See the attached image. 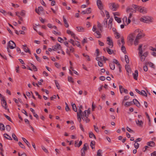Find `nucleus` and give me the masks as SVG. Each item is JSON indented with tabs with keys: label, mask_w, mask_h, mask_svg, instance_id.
<instances>
[{
	"label": "nucleus",
	"mask_w": 156,
	"mask_h": 156,
	"mask_svg": "<svg viewBox=\"0 0 156 156\" xmlns=\"http://www.w3.org/2000/svg\"><path fill=\"white\" fill-rule=\"evenodd\" d=\"M139 32V29H138L136 30L133 32L129 34L127 37L128 42L132 44L136 34L137 32Z\"/></svg>",
	"instance_id": "nucleus-1"
},
{
	"label": "nucleus",
	"mask_w": 156,
	"mask_h": 156,
	"mask_svg": "<svg viewBox=\"0 0 156 156\" xmlns=\"http://www.w3.org/2000/svg\"><path fill=\"white\" fill-rule=\"evenodd\" d=\"M109 6L112 10L115 11L119 7V5L117 3L112 2L109 4Z\"/></svg>",
	"instance_id": "nucleus-2"
},
{
	"label": "nucleus",
	"mask_w": 156,
	"mask_h": 156,
	"mask_svg": "<svg viewBox=\"0 0 156 156\" xmlns=\"http://www.w3.org/2000/svg\"><path fill=\"white\" fill-rule=\"evenodd\" d=\"M88 146L87 143H85L83 146V147L82 148L81 150V156H85V151H87V147Z\"/></svg>",
	"instance_id": "nucleus-3"
},
{
	"label": "nucleus",
	"mask_w": 156,
	"mask_h": 156,
	"mask_svg": "<svg viewBox=\"0 0 156 156\" xmlns=\"http://www.w3.org/2000/svg\"><path fill=\"white\" fill-rule=\"evenodd\" d=\"M69 42L71 43L73 46L76 45L77 46L80 47V43L77 41H74L72 39H70L69 41Z\"/></svg>",
	"instance_id": "nucleus-4"
},
{
	"label": "nucleus",
	"mask_w": 156,
	"mask_h": 156,
	"mask_svg": "<svg viewBox=\"0 0 156 156\" xmlns=\"http://www.w3.org/2000/svg\"><path fill=\"white\" fill-rule=\"evenodd\" d=\"M148 52L146 51L144 52L143 55H139L141 61L144 62L145 59L146 58L148 55Z\"/></svg>",
	"instance_id": "nucleus-5"
},
{
	"label": "nucleus",
	"mask_w": 156,
	"mask_h": 156,
	"mask_svg": "<svg viewBox=\"0 0 156 156\" xmlns=\"http://www.w3.org/2000/svg\"><path fill=\"white\" fill-rule=\"evenodd\" d=\"M1 104L2 106L6 110L7 109V105L6 101L5 100V98H1Z\"/></svg>",
	"instance_id": "nucleus-6"
},
{
	"label": "nucleus",
	"mask_w": 156,
	"mask_h": 156,
	"mask_svg": "<svg viewBox=\"0 0 156 156\" xmlns=\"http://www.w3.org/2000/svg\"><path fill=\"white\" fill-rule=\"evenodd\" d=\"M90 114V111L89 109H88L87 110H85L83 112H82V113L80 114L81 117L83 116L85 117H88V115Z\"/></svg>",
	"instance_id": "nucleus-7"
},
{
	"label": "nucleus",
	"mask_w": 156,
	"mask_h": 156,
	"mask_svg": "<svg viewBox=\"0 0 156 156\" xmlns=\"http://www.w3.org/2000/svg\"><path fill=\"white\" fill-rule=\"evenodd\" d=\"M107 42H108L107 43L108 44L110 48H112L113 46V42L112 40L109 37H107Z\"/></svg>",
	"instance_id": "nucleus-8"
},
{
	"label": "nucleus",
	"mask_w": 156,
	"mask_h": 156,
	"mask_svg": "<svg viewBox=\"0 0 156 156\" xmlns=\"http://www.w3.org/2000/svg\"><path fill=\"white\" fill-rule=\"evenodd\" d=\"M137 10L143 13H145L147 12V9L144 7H141L140 6H138Z\"/></svg>",
	"instance_id": "nucleus-9"
},
{
	"label": "nucleus",
	"mask_w": 156,
	"mask_h": 156,
	"mask_svg": "<svg viewBox=\"0 0 156 156\" xmlns=\"http://www.w3.org/2000/svg\"><path fill=\"white\" fill-rule=\"evenodd\" d=\"M9 46L10 49H13L16 47V45L13 41H10L9 42Z\"/></svg>",
	"instance_id": "nucleus-10"
},
{
	"label": "nucleus",
	"mask_w": 156,
	"mask_h": 156,
	"mask_svg": "<svg viewBox=\"0 0 156 156\" xmlns=\"http://www.w3.org/2000/svg\"><path fill=\"white\" fill-rule=\"evenodd\" d=\"M97 4L99 9H103V5L101 0H97Z\"/></svg>",
	"instance_id": "nucleus-11"
},
{
	"label": "nucleus",
	"mask_w": 156,
	"mask_h": 156,
	"mask_svg": "<svg viewBox=\"0 0 156 156\" xmlns=\"http://www.w3.org/2000/svg\"><path fill=\"white\" fill-rule=\"evenodd\" d=\"M138 34L136 37V38H137L138 39H140L141 38L144 37L145 36V34L141 32V31L139 30V32H137Z\"/></svg>",
	"instance_id": "nucleus-12"
},
{
	"label": "nucleus",
	"mask_w": 156,
	"mask_h": 156,
	"mask_svg": "<svg viewBox=\"0 0 156 156\" xmlns=\"http://www.w3.org/2000/svg\"><path fill=\"white\" fill-rule=\"evenodd\" d=\"M53 50L56 51L58 49L60 50L61 49V47L59 44H57L55 45L54 46H53Z\"/></svg>",
	"instance_id": "nucleus-13"
},
{
	"label": "nucleus",
	"mask_w": 156,
	"mask_h": 156,
	"mask_svg": "<svg viewBox=\"0 0 156 156\" xmlns=\"http://www.w3.org/2000/svg\"><path fill=\"white\" fill-rule=\"evenodd\" d=\"M69 50L68 49H67L66 50V53L67 54L69 55H70V52H73L74 51V48H73L72 46L69 47Z\"/></svg>",
	"instance_id": "nucleus-14"
},
{
	"label": "nucleus",
	"mask_w": 156,
	"mask_h": 156,
	"mask_svg": "<svg viewBox=\"0 0 156 156\" xmlns=\"http://www.w3.org/2000/svg\"><path fill=\"white\" fill-rule=\"evenodd\" d=\"M140 20L142 22L147 23L149 21V17H143L142 18H141L140 19Z\"/></svg>",
	"instance_id": "nucleus-15"
},
{
	"label": "nucleus",
	"mask_w": 156,
	"mask_h": 156,
	"mask_svg": "<svg viewBox=\"0 0 156 156\" xmlns=\"http://www.w3.org/2000/svg\"><path fill=\"white\" fill-rule=\"evenodd\" d=\"M43 10V8L42 6H39L38 7L37 9H35L36 12L39 15L41 13V12H42Z\"/></svg>",
	"instance_id": "nucleus-16"
},
{
	"label": "nucleus",
	"mask_w": 156,
	"mask_h": 156,
	"mask_svg": "<svg viewBox=\"0 0 156 156\" xmlns=\"http://www.w3.org/2000/svg\"><path fill=\"white\" fill-rule=\"evenodd\" d=\"M126 12H131L130 13H135L136 12V9H134L132 8L127 7L126 9Z\"/></svg>",
	"instance_id": "nucleus-17"
},
{
	"label": "nucleus",
	"mask_w": 156,
	"mask_h": 156,
	"mask_svg": "<svg viewBox=\"0 0 156 156\" xmlns=\"http://www.w3.org/2000/svg\"><path fill=\"white\" fill-rule=\"evenodd\" d=\"M94 35L97 38H100L101 37V32L98 30L95 31Z\"/></svg>",
	"instance_id": "nucleus-18"
},
{
	"label": "nucleus",
	"mask_w": 156,
	"mask_h": 156,
	"mask_svg": "<svg viewBox=\"0 0 156 156\" xmlns=\"http://www.w3.org/2000/svg\"><path fill=\"white\" fill-rule=\"evenodd\" d=\"M142 44H141L140 45L139 48H138V50L139 51V52H138L139 55H143V51L142 48Z\"/></svg>",
	"instance_id": "nucleus-19"
},
{
	"label": "nucleus",
	"mask_w": 156,
	"mask_h": 156,
	"mask_svg": "<svg viewBox=\"0 0 156 156\" xmlns=\"http://www.w3.org/2000/svg\"><path fill=\"white\" fill-rule=\"evenodd\" d=\"M133 76L134 79L136 80H137V77L138 75V71L137 70H135L134 73H133Z\"/></svg>",
	"instance_id": "nucleus-20"
},
{
	"label": "nucleus",
	"mask_w": 156,
	"mask_h": 156,
	"mask_svg": "<svg viewBox=\"0 0 156 156\" xmlns=\"http://www.w3.org/2000/svg\"><path fill=\"white\" fill-rule=\"evenodd\" d=\"M133 102L135 105L138 107L139 108L140 106V105L139 102L136 99L133 100Z\"/></svg>",
	"instance_id": "nucleus-21"
},
{
	"label": "nucleus",
	"mask_w": 156,
	"mask_h": 156,
	"mask_svg": "<svg viewBox=\"0 0 156 156\" xmlns=\"http://www.w3.org/2000/svg\"><path fill=\"white\" fill-rule=\"evenodd\" d=\"M136 125L140 127H142L143 124V122L142 120H136Z\"/></svg>",
	"instance_id": "nucleus-22"
},
{
	"label": "nucleus",
	"mask_w": 156,
	"mask_h": 156,
	"mask_svg": "<svg viewBox=\"0 0 156 156\" xmlns=\"http://www.w3.org/2000/svg\"><path fill=\"white\" fill-rule=\"evenodd\" d=\"M97 27L98 29L100 30V31L101 32L103 30V28L101 24L98 22L97 23Z\"/></svg>",
	"instance_id": "nucleus-23"
},
{
	"label": "nucleus",
	"mask_w": 156,
	"mask_h": 156,
	"mask_svg": "<svg viewBox=\"0 0 156 156\" xmlns=\"http://www.w3.org/2000/svg\"><path fill=\"white\" fill-rule=\"evenodd\" d=\"M77 141H75L74 145L75 147H79L82 144V141L80 140L78 144H77Z\"/></svg>",
	"instance_id": "nucleus-24"
},
{
	"label": "nucleus",
	"mask_w": 156,
	"mask_h": 156,
	"mask_svg": "<svg viewBox=\"0 0 156 156\" xmlns=\"http://www.w3.org/2000/svg\"><path fill=\"white\" fill-rule=\"evenodd\" d=\"M76 28L79 32H83L84 31V28L82 27H77Z\"/></svg>",
	"instance_id": "nucleus-25"
},
{
	"label": "nucleus",
	"mask_w": 156,
	"mask_h": 156,
	"mask_svg": "<svg viewBox=\"0 0 156 156\" xmlns=\"http://www.w3.org/2000/svg\"><path fill=\"white\" fill-rule=\"evenodd\" d=\"M63 21L64 23L65 24V26L66 27H68L69 25L67 22V20L64 16H63Z\"/></svg>",
	"instance_id": "nucleus-26"
},
{
	"label": "nucleus",
	"mask_w": 156,
	"mask_h": 156,
	"mask_svg": "<svg viewBox=\"0 0 156 156\" xmlns=\"http://www.w3.org/2000/svg\"><path fill=\"white\" fill-rule=\"evenodd\" d=\"M22 139L26 143L27 146L29 147H31L30 144L28 141L24 137H22Z\"/></svg>",
	"instance_id": "nucleus-27"
},
{
	"label": "nucleus",
	"mask_w": 156,
	"mask_h": 156,
	"mask_svg": "<svg viewBox=\"0 0 156 156\" xmlns=\"http://www.w3.org/2000/svg\"><path fill=\"white\" fill-rule=\"evenodd\" d=\"M147 145L150 146L151 147H153L155 145V143L154 142L152 141H150L148 142L147 143Z\"/></svg>",
	"instance_id": "nucleus-28"
},
{
	"label": "nucleus",
	"mask_w": 156,
	"mask_h": 156,
	"mask_svg": "<svg viewBox=\"0 0 156 156\" xmlns=\"http://www.w3.org/2000/svg\"><path fill=\"white\" fill-rule=\"evenodd\" d=\"M81 118L83 120L85 121L86 123L90 121V119H88V117H86L83 116Z\"/></svg>",
	"instance_id": "nucleus-29"
},
{
	"label": "nucleus",
	"mask_w": 156,
	"mask_h": 156,
	"mask_svg": "<svg viewBox=\"0 0 156 156\" xmlns=\"http://www.w3.org/2000/svg\"><path fill=\"white\" fill-rule=\"evenodd\" d=\"M4 137H5L7 139L10 140H12V138L10 136H9L8 134H7V133H5L4 134Z\"/></svg>",
	"instance_id": "nucleus-30"
},
{
	"label": "nucleus",
	"mask_w": 156,
	"mask_h": 156,
	"mask_svg": "<svg viewBox=\"0 0 156 156\" xmlns=\"http://www.w3.org/2000/svg\"><path fill=\"white\" fill-rule=\"evenodd\" d=\"M95 144V142L94 141H92L90 144V146L92 149L94 148V146Z\"/></svg>",
	"instance_id": "nucleus-31"
},
{
	"label": "nucleus",
	"mask_w": 156,
	"mask_h": 156,
	"mask_svg": "<svg viewBox=\"0 0 156 156\" xmlns=\"http://www.w3.org/2000/svg\"><path fill=\"white\" fill-rule=\"evenodd\" d=\"M106 50L108 52V53L110 55H111L112 54V53L113 52V50H112L111 49H110L108 48L107 47L106 48Z\"/></svg>",
	"instance_id": "nucleus-32"
},
{
	"label": "nucleus",
	"mask_w": 156,
	"mask_h": 156,
	"mask_svg": "<svg viewBox=\"0 0 156 156\" xmlns=\"http://www.w3.org/2000/svg\"><path fill=\"white\" fill-rule=\"evenodd\" d=\"M110 69L112 70H114L115 69V66L114 64L112 62L111 63L109 64Z\"/></svg>",
	"instance_id": "nucleus-33"
},
{
	"label": "nucleus",
	"mask_w": 156,
	"mask_h": 156,
	"mask_svg": "<svg viewBox=\"0 0 156 156\" xmlns=\"http://www.w3.org/2000/svg\"><path fill=\"white\" fill-rule=\"evenodd\" d=\"M66 33L68 34L71 35L72 36H74V33L73 31H71L70 30H67L66 31Z\"/></svg>",
	"instance_id": "nucleus-34"
},
{
	"label": "nucleus",
	"mask_w": 156,
	"mask_h": 156,
	"mask_svg": "<svg viewBox=\"0 0 156 156\" xmlns=\"http://www.w3.org/2000/svg\"><path fill=\"white\" fill-rule=\"evenodd\" d=\"M103 56H102L101 57H97L96 58V59L98 61H103Z\"/></svg>",
	"instance_id": "nucleus-35"
},
{
	"label": "nucleus",
	"mask_w": 156,
	"mask_h": 156,
	"mask_svg": "<svg viewBox=\"0 0 156 156\" xmlns=\"http://www.w3.org/2000/svg\"><path fill=\"white\" fill-rule=\"evenodd\" d=\"M89 136L90 138H92L93 137L95 139H96V137L95 135L93 134V133L91 132L89 133Z\"/></svg>",
	"instance_id": "nucleus-36"
},
{
	"label": "nucleus",
	"mask_w": 156,
	"mask_h": 156,
	"mask_svg": "<svg viewBox=\"0 0 156 156\" xmlns=\"http://www.w3.org/2000/svg\"><path fill=\"white\" fill-rule=\"evenodd\" d=\"M72 106L73 110L75 112H77V109L75 104H72Z\"/></svg>",
	"instance_id": "nucleus-37"
},
{
	"label": "nucleus",
	"mask_w": 156,
	"mask_h": 156,
	"mask_svg": "<svg viewBox=\"0 0 156 156\" xmlns=\"http://www.w3.org/2000/svg\"><path fill=\"white\" fill-rule=\"evenodd\" d=\"M23 50L24 51L26 52H28L30 54V50L29 48L27 47H24L23 48Z\"/></svg>",
	"instance_id": "nucleus-38"
},
{
	"label": "nucleus",
	"mask_w": 156,
	"mask_h": 156,
	"mask_svg": "<svg viewBox=\"0 0 156 156\" xmlns=\"http://www.w3.org/2000/svg\"><path fill=\"white\" fill-rule=\"evenodd\" d=\"M30 66H32V67L34 71H37V68L34 64L32 63H30Z\"/></svg>",
	"instance_id": "nucleus-39"
},
{
	"label": "nucleus",
	"mask_w": 156,
	"mask_h": 156,
	"mask_svg": "<svg viewBox=\"0 0 156 156\" xmlns=\"http://www.w3.org/2000/svg\"><path fill=\"white\" fill-rule=\"evenodd\" d=\"M53 33L56 35H61V33L60 31H56L54 30L53 31Z\"/></svg>",
	"instance_id": "nucleus-40"
},
{
	"label": "nucleus",
	"mask_w": 156,
	"mask_h": 156,
	"mask_svg": "<svg viewBox=\"0 0 156 156\" xmlns=\"http://www.w3.org/2000/svg\"><path fill=\"white\" fill-rule=\"evenodd\" d=\"M114 18L115 20L118 23H120L121 22V20L120 18L115 16Z\"/></svg>",
	"instance_id": "nucleus-41"
},
{
	"label": "nucleus",
	"mask_w": 156,
	"mask_h": 156,
	"mask_svg": "<svg viewBox=\"0 0 156 156\" xmlns=\"http://www.w3.org/2000/svg\"><path fill=\"white\" fill-rule=\"evenodd\" d=\"M83 56L86 57V58H87V61H90V58L89 56L88 55L85 54L84 53L83 54Z\"/></svg>",
	"instance_id": "nucleus-42"
},
{
	"label": "nucleus",
	"mask_w": 156,
	"mask_h": 156,
	"mask_svg": "<svg viewBox=\"0 0 156 156\" xmlns=\"http://www.w3.org/2000/svg\"><path fill=\"white\" fill-rule=\"evenodd\" d=\"M126 69L128 73H129L130 71V69L128 65H126L125 66Z\"/></svg>",
	"instance_id": "nucleus-43"
},
{
	"label": "nucleus",
	"mask_w": 156,
	"mask_h": 156,
	"mask_svg": "<svg viewBox=\"0 0 156 156\" xmlns=\"http://www.w3.org/2000/svg\"><path fill=\"white\" fill-rule=\"evenodd\" d=\"M139 39H138L136 37L134 41V44L135 46L138 45L139 42Z\"/></svg>",
	"instance_id": "nucleus-44"
},
{
	"label": "nucleus",
	"mask_w": 156,
	"mask_h": 156,
	"mask_svg": "<svg viewBox=\"0 0 156 156\" xmlns=\"http://www.w3.org/2000/svg\"><path fill=\"white\" fill-rule=\"evenodd\" d=\"M80 115L79 113V112H77V118L79 120V122H80L81 121V118L80 117Z\"/></svg>",
	"instance_id": "nucleus-45"
},
{
	"label": "nucleus",
	"mask_w": 156,
	"mask_h": 156,
	"mask_svg": "<svg viewBox=\"0 0 156 156\" xmlns=\"http://www.w3.org/2000/svg\"><path fill=\"white\" fill-rule=\"evenodd\" d=\"M140 94L142 95L147 97V94L146 92L144 90H142L141 91Z\"/></svg>",
	"instance_id": "nucleus-46"
},
{
	"label": "nucleus",
	"mask_w": 156,
	"mask_h": 156,
	"mask_svg": "<svg viewBox=\"0 0 156 156\" xmlns=\"http://www.w3.org/2000/svg\"><path fill=\"white\" fill-rule=\"evenodd\" d=\"M68 81L71 83H73L74 81L73 80V78L71 77L68 76Z\"/></svg>",
	"instance_id": "nucleus-47"
},
{
	"label": "nucleus",
	"mask_w": 156,
	"mask_h": 156,
	"mask_svg": "<svg viewBox=\"0 0 156 156\" xmlns=\"http://www.w3.org/2000/svg\"><path fill=\"white\" fill-rule=\"evenodd\" d=\"M0 129H2L3 130H5V127L4 125L1 123H0Z\"/></svg>",
	"instance_id": "nucleus-48"
},
{
	"label": "nucleus",
	"mask_w": 156,
	"mask_h": 156,
	"mask_svg": "<svg viewBox=\"0 0 156 156\" xmlns=\"http://www.w3.org/2000/svg\"><path fill=\"white\" fill-rule=\"evenodd\" d=\"M55 81L56 86L57 87V89H60V86L59 83L57 82V81L56 80H55Z\"/></svg>",
	"instance_id": "nucleus-49"
},
{
	"label": "nucleus",
	"mask_w": 156,
	"mask_h": 156,
	"mask_svg": "<svg viewBox=\"0 0 156 156\" xmlns=\"http://www.w3.org/2000/svg\"><path fill=\"white\" fill-rule=\"evenodd\" d=\"M114 64L115 63L118 66H119V67L120 66V65L118 61L115 59H113V62Z\"/></svg>",
	"instance_id": "nucleus-50"
},
{
	"label": "nucleus",
	"mask_w": 156,
	"mask_h": 156,
	"mask_svg": "<svg viewBox=\"0 0 156 156\" xmlns=\"http://www.w3.org/2000/svg\"><path fill=\"white\" fill-rule=\"evenodd\" d=\"M133 104L132 101L126 102L124 105L127 106H129Z\"/></svg>",
	"instance_id": "nucleus-51"
},
{
	"label": "nucleus",
	"mask_w": 156,
	"mask_h": 156,
	"mask_svg": "<svg viewBox=\"0 0 156 156\" xmlns=\"http://www.w3.org/2000/svg\"><path fill=\"white\" fill-rule=\"evenodd\" d=\"M134 145L135 148L136 149H137L139 147V144L138 143L136 142H135V143L134 144Z\"/></svg>",
	"instance_id": "nucleus-52"
},
{
	"label": "nucleus",
	"mask_w": 156,
	"mask_h": 156,
	"mask_svg": "<svg viewBox=\"0 0 156 156\" xmlns=\"http://www.w3.org/2000/svg\"><path fill=\"white\" fill-rule=\"evenodd\" d=\"M12 137L13 138V139L14 140H15L16 141H18V139L15 134L12 133Z\"/></svg>",
	"instance_id": "nucleus-53"
},
{
	"label": "nucleus",
	"mask_w": 156,
	"mask_h": 156,
	"mask_svg": "<svg viewBox=\"0 0 156 156\" xmlns=\"http://www.w3.org/2000/svg\"><path fill=\"white\" fill-rule=\"evenodd\" d=\"M125 58L126 62L127 63H128L129 62V59L128 56L127 55H125Z\"/></svg>",
	"instance_id": "nucleus-54"
},
{
	"label": "nucleus",
	"mask_w": 156,
	"mask_h": 156,
	"mask_svg": "<svg viewBox=\"0 0 156 156\" xmlns=\"http://www.w3.org/2000/svg\"><path fill=\"white\" fill-rule=\"evenodd\" d=\"M119 88L120 90V93L122 94L123 92V90L124 88L121 85H119Z\"/></svg>",
	"instance_id": "nucleus-55"
},
{
	"label": "nucleus",
	"mask_w": 156,
	"mask_h": 156,
	"mask_svg": "<svg viewBox=\"0 0 156 156\" xmlns=\"http://www.w3.org/2000/svg\"><path fill=\"white\" fill-rule=\"evenodd\" d=\"M102 150L101 149H99L97 152V156H102L101 155V153Z\"/></svg>",
	"instance_id": "nucleus-56"
},
{
	"label": "nucleus",
	"mask_w": 156,
	"mask_h": 156,
	"mask_svg": "<svg viewBox=\"0 0 156 156\" xmlns=\"http://www.w3.org/2000/svg\"><path fill=\"white\" fill-rule=\"evenodd\" d=\"M146 114L147 117L148 118V120H149V126H151V121H150V117H149L148 114L147 112H146Z\"/></svg>",
	"instance_id": "nucleus-57"
},
{
	"label": "nucleus",
	"mask_w": 156,
	"mask_h": 156,
	"mask_svg": "<svg viewBox=\"0 0 156 156\" xmlns=\"http://www.w3.org/2000/svg\"><path fill=\"white\" fill-rule=\"evenodd\" d=\"M121 49L122 51L125 53V52L126 51V48L124 45H122Z\"/></svg>",
	"instance_id": "nucleus-58"
},
{
	"label": "nucleus",
	"mask_w": 156,
	"mask_h": 156,
	"mask_svg": "<svg viewBox=\"0 0 156 156\" xmlns=\"http://www.w3.org/2000/svg\"><path fill=\"white\" fill-rule=\"evenodd\" d=\"M148 64L151 67L154 68H155L154 65L152 63L150 62H148Z\"/></svg>",
	"instance_id": "nucleus-59"
},
{
	"label": "nucleus",
	"mask_w": 156,
	"mask_h": 156,
	"mask_svg": "<svg viewBox=\"0 0 156 156\" xmlns=\"http://www.w3.org/2000/svg\"><path fill=\"white\" fill-rule=\"evenodd\" d=\"M34 55L37 61H38L39 62L41 61V59H40V58L39 57H38V56H37V55L36 54L34 53Z\"/></svg>",
	"instance_id": "nucleus-60"
},
{
	"label": "nucleus",
	"mask_w": 156,
	"mask_h": 156,
	"mask_svg": "<svg viewBox=\"0 0 156 156\" xmlns=\"http://www.w3.org/2000/svg\"><path fill=\"white\" fill-rule=\"evenodd\" d=\"M5 128L8 131H9L11 129V127L9 125H7L6 126Z\"/></svg>",
	"instance_id": "nucleus-61"
},
{
	"label": "nucleus",
	"mask_w": 156,
	"mask_h": 156,
	"mask_svg": "<svg viewBox=\"0 0 156 156\" xmlns=\"http://www.w3.org/2000/svg\"><path fill=\"white\" fill-rule=\"evenodd\" d=\"M108 20L106 19H105L103 21V23L105 26H107V25Z\"/></svg>",
	"instance_id": "nucleus-62"
},
{
	"label": "nucleus",
	"mask_w": 156,
	"mask_h": 156,
	"mask_svg": "<svg viewBox=\"0 0 156 156\" xmlns=\"http://www.w3.org/2000/svg\"><path fill=\"white\" fill-rule=\"evenodd\" d=\"M20 15L22 16H24L25 15V11L24 10H22L20 14Z\"/></svg>",
	"instance_id": "nucleus-63"
},
{
	"label": "nucleus",
	"mask_w": 156,
	"mask_h": 156,
	"mask_svg": "<svg viewBox=\"0 0 156 156\" xmlns=\"http://www.w3.org/2000/svg\"><path fill=\"white\" fill-rule=\"evenodd\" d=\"M41 148L46 153H48V150L44 146H42Z\"/></svg>",
	"instance_id": "nucleus-64"
}]
</instances>
